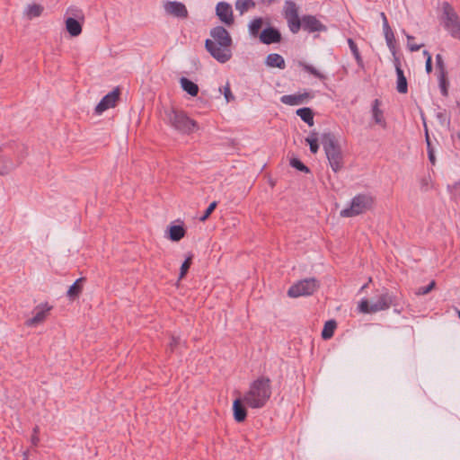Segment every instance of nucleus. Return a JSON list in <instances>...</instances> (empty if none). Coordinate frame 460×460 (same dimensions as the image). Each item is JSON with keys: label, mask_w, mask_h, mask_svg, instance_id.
Segmentation results:
<instances>
[{"label": "nucleus", "mask_w": 460, "mask_h": 460, "mask_svg": "<svg viewBox=\"0 0 460 460\" xmlns=\"http://www.w3.org/2000/svg\"><path fill=\"white\" fill-rule=\"evenodd\" d=\"M270 395V379L261 376L251 384L249 391L243 395V400L250 408L260 409L266 405Z\"/></svg>", "instance_id": "1"}, {"label": "nucleus", "mask_w": 460, "mask_h": 460, "mask_svg": "<svg viewBox=\"0 0 460 460\" xmlns=\"http://www.w3.org/2000/svg\"><path fill=\"white\" fill-rule=\"evenodd\" d=\"M210 36L213 40H206L205 47L212 58H231L232 38L226 29L217 26L210 31Z\"/></svg>", "instance_id": "2"}, {"label": "nucleus", "mask_w": 460, "mask_h": 460, "mask_svg": "<svg viewBox=\"0 0 460 460\" xmlns=\"http://www.w3.org/2000/svg\"><path fill=\"white\" fill-rule=\"evenodd\" d=\"M164 120L172 128L181 134L190 135L199 129L198 123L188 117L185 111L170 108L164 110Z\"/></svg>", "instance_id": "3"}, {"label": "nucleus", "mask_w": 460, "mask_h": 460, "mask_svg": "<svg viewBox=\"0 0 460 460\" xmlns=\"http://www.w3.org/2000/svg\"><path fill=\"white\" fill-rule=\"evenodd\" d=\"M398 305V297L387 288H383L377 300L371 304L368 299L363 298L358 305V311L363 314H374L379 311H385L392 305Z\"/></svg>", "instance_id": "4"}, {"label": "nucleus", "mask_w": 460, "mask_h": 460, "mask_svg": "<svg viewBox=\"0 0 460 460\" xmlns=\"http://www.w3.org/2000/svg\"><path fill=\"white\" fill-rule=\"evenodd\" d=\"M440 21L453 38L460 40V18L448 2L442 3Z\"/></svg>", "instance_id": "5"}, {"label": "nucleus", "mask_w": 460, "mask_h": 460, "mask_svg": "<svg viewBox=\"0 0 460 460\" xmlns=\"http://www.w3.org/2000/svg\"><path fill=\"white\" fill-rule=\"evenodd\" d=\"M373 205V198L368 194H358L350 202V206L340 212L342 217H353L364 213Z\"/></svg>", "instance_id": "6"}, {"label": "nucleus", "mask_w": 460, "mask_h": 460, "mask_svg": "<svg viewBox=\"0 0 460 460\" xmlns=\"http://www.w3.org/2000/svg\"><path fill=\"white\" fill-rule=\"evenodd\" d=\"M320 287L315 278H308L293 284L288 290L289 297H299L313 295Z\"/></svg>", "instance_id": "7"}, {"label": "nucleus", "mask_w": 460, "mask_h": 460, "mask_svg": "<svg viewBox=\"0 0 460 460\" xmlns=\"http://www.w3.org/2000/svg\"><path fill=\"white\" fill-rule=\"evenodd\" d=\"M283 15L288 22L290 31L294 34L297 33L302 27L303 17H299L296 4L291 0H287L284 4Z\"/></svg>", "instance_id": "8"}, {"label": "nucleus", "mask_w": 460, "mask_h": 460, "mask_svg": "<svg viewBox=\"0 0 460 460\" xmlns=\"http://www.w3.org/2000/svg\"><path fill=\"white\" fill-rule=\"evenodd\" d=\"M15 146H8L7 143L0 146V175L8 174L18 166L13 155H14Z\"/></svg>", "instance_id": "9"}, {"label": "nucleus", "mask_w": 460, "mask_h": 460, "mask_svg": "<svg viewBox=\"0 0 460 460\" xmlns=\"http://www.w3.org/2000/svg\"><path fill=\"white\" fill-rule=\"evenodd\" d=\"M120 95V90L117 87L102 98L95 107V113L100 115L110 108L115 107Z\"/></svg>", "instance_id": "10"}, {"label": "nucleus", "mask_w": 460, "mask_h": 460, "mask_svg": "<svg viewBox=\"0 0 460 460\" xmlns=\"http://www.w3.org/2000/svg\"><path fill=\"white\" fill-rule=\"evenodd\" d=\"M301 29L308 33L322 32L327 31V26L318 20L316 16L305 14L303 15V24Z\"/></svg>", "instance_id": "11"}, {"label": "nucleus", "mask_w": 460, "mask_h": 460, "mask_svg": "<svg viewBox=\"0 0 460 460\" xmlns=\"http://www.w3.org/2000/svg\"><path fill=\"white\" fill-rule=\"evenodd\" d=\"M216 14L226 26H231L234 22L232 6L226 2H219L217 4Z\"/></svg>", "instance_id": "12"}, {"label": "nucleus", "mask_w": 460, "mask_h": 460, "mask_svg": "<svg viewBox=\"0 0 460 460\" xmlns=\"http://www.w3.org/2000/svg\"><path fill=\"white\" fill-rule=\"evenodd\" d=\"M437 60L438 80L441 94L445 97L448 96L449 81L447 79V71L444 64V59Z\"/></svg>", "instance_id": "13"}, {"label": "nucleus", "mask_w": 460, "mask_h": 460, "mask_svg": "<svg viewBox=\"0 0 460 460\" xmlns=\"http://www.w3.org/2000/svg\"><path fill=\"white\" fill-rule=\"evenodd\" d=\"M281 38L279 29L268 23V26L261 31L259 40L261 43L270 45L280 42Z\"/></svg>", "instance_id": "14"}, {"label": "nucleus", "mask_w": 460, "mask_h": 460, "mask_svg": "<svg viewBox=\"0 0 460 460\" xmlns=\"http://www.w3.org/2000/svg\"><path fill=\"white\" fill-rule=\"evenodd\" d=\"M164 10L168 14L179 19L188 17V10L185 4L178 1H167L164 4Z\"/></svg>", "instance_id": "15"}, {"label": "nucleus", "mask_w": 460, "mask_h": 460, "mask_svg": "<svg viewBox=\"0 0 460 460\" xmlns=\"http://www.w3.org/2000/svg\"><path fill=\"white\" fill-rule=\"evenodd\" d=\"M50 309L51 306H49L48 304L36 306L33 311V317L27 319L25 325L28 327L37 326L46 319L47 314L49 311H50Z\"/></svg>", "instance_id": "16"}, {"label": "nucleus", "mask_w": 460, "mask_h": 460, "mask_svg": "<svg viewBox=\"0 0 460 460\" xmlns=\"http://www.w3.org/2000/svg\"><path fill=\"white\" fill-rule=\"evenodd\" d=\"M329 164L334 172H339L344 166V158L341 147L325 153Z\"/></svg>", "instance_id": "17"}, {"label": "nucleus", "mask_w": 460, "mask_h": 460, "mask_svg": "<svg viewBox=\"0 0 460 460\" xmlns=\"http://www.w3.org/2000/svg\"><path fill=\"white\" fill-rule=\"evenodd\" d=\"M394 65L397 77L396 90L400 93H406L408 92V83L404 71L402 68V59H394Z\"/></svg>", "instance_id": "18"}, {"label": "nucleus", "mask_w": 460, "mask_h": 460, "mask_svg": "<svg viewBox=\"0 0 460 460\" xmlns=\"http://www.w3.org/2000/svg\"><path fill=\"white\" fill-rule=\"evenodd\" d=\"M314 94L309 92H305L303 93H295V94H286L281 96L280 102L284 104L296 106L300 105L305 102L309 99H313Z\"/></svg>", "instance_id": "19"}, {"label": "nucleus", "mask_w": 460, "mask_h": 460, "mask_svg": "<svg viewBox=\"0 0 460 460\" xmlns=\"http://www.w3.org/2000/svg\"><path fill=\"white\" fill-rule=\"evenodd\" d=\"M320 141L324 153L341 148V145L335 134L331 131L323 132L320 137Z\"/></svg>", "instance_id": "20"}, {"label": "nucleus", "mask_w": 460, "mask_h": 460, "mask_svg": "<svg viewBox=\"0 0 460 460\" xmlns=\"http://www.w3.org/2000/svg\"><path fill=\"white\" fill-rule=\"evenodd\" d=\"M245 402L243 398H237L233 402V415L236 422L241 423L246 420L247 410L244 405Z\"/></svg>", "instance_id": "21"}, {"label": "nucleus", "mask_w": 460, "mask_h": 460, "mask_svg": "<svg viewBox=\"0 0 460 460\" xmlns=\"http://www.w3.org/2000/svg\"><path fill=\"white\" fill-rule=\"evenodd\" d=\"M186 234L184 225L171 224L166 230V237L172 242L181 241Z\"/></svg>", "instance_id": "22"}, {"label": "nucleus", "mask_w": 460, "mask_h": 460, "mask_svg": "<svg viewBox=\"0 0 460 460\" xmlns=\"http://www.w3.org/2000/svg\"><path fill=\"white\" fill-rule=\"evenodd\" d=\"M385 38L386 44L393 55L394 58H396L397 55V46L396 40L392 28L389 25V22H385V28H383Z\"/></svg>", "instance_id": "23"}, {"label": "nucleus", "mask_w": 460, "mask_h": 460, "mask_svg": "<svg viewBox=\"0 0 460 460\" xmlns=\"http://www.w3.org/2000/svg\"><path fill=\"white\" fill-rule=\"evenodd\" d=\"M7 145L8 146L13 145L15 146L14 155H13L15 161L18 163V165L21 164L22 160L28 155L27 146L24 144H22L21 142H17V141L8 142Z\"/></svg>", "instance_id": "24"}, {"label": "nucleus", "mask_w": 460, "mask_h": 460, "mask_svg": "<svg viewBox=\"0 0 460 460\" xmlns=\"http://www.w3.org/2000/svg\"><path fill=\"white\" fill-rule=\"evenodd\" d=\"M84 281V278H79L69 287L66 296L70 300H75L79 297L83 291V283Z\"/></svg>", "instance_id": "25"}, {"label": "nucleus", "mask_w": 460, "mask_h": 460, "mask_svg": "<svg viewBox=\"0 0 460 460\" xmlns=\"http://www.w3.org/2000/svg\"><path fill=\"white\" fill-rule=\"evenodd\" d=\"M381 101L379 99H375L372 102V116L375 122L383 127L385 126V121L384 119V112L380 109Z\"/></svg>", "instance_id": "26"}, {"label": "nucleus", "mask_w": 460, "mask_h": 460, "mask_svg": "<svg viewBox=\"0 0 460 460\" xmlns=\"http://www.w3.org/2000/svg\"><path fill=\"white\" fill-rule=\"evenodd\" d=\"M66 28L72 37H76L82 32V24L78 20L73 17H67L66 20Z\"/></svg>", "instance_id": "27"}, {"label": "nucleus", "mask_w": 460, "mask_h": 460, "mask_svg": "<svg viewBox=\"0 0 460 460\" xmlns=\"http://www.w3.org/2000/svg\"><path fill=\"white\" fill-rule=\"evenodd\" d=\"M181 87L184 92H186L190 96H197L199 93V86L197 84L188 79L187 77L182 76L180 79Z\"/></svg>", "instance_id": "28"}, {"label": "nucleus", "mask_w": 460, "mask_h": 460, "mask_svg": "<svg viewBox=\"0 0 460 460\" xmlns=\"http://www.w3.org/2000/svg\"><path fill=\"white\" fill-rule=\"evenodd\" d=\"M265 22L264 19L261 17L254 18L249 23V33L253 38H259L261 35V31L263 30L262 27L264 25Z\"/></svg>", "instance_id": "29"}, {"label": "nucleus", "mask_w": 460, "mask_h": 460, "mask_svg": "<svg viewBox=\"0 0 460 460\" xmlns=\"http://www.w3.org/2000/svg\"><path fill=\"white\" fill-rule=\"evenodd\" d=\"M296 115L300 117V119L308 124L309 126L314 125V111L311 108L308 107H303L296 111Z\"/></svg>", "instance_id": "30"}, {"label": "nucleus", "mask_w": 460, "mask_h": 460, "mask_svg": "<svg viewBox=\"0 0 460 460\" xmlns=\"http://www.w3.org/2000/svg\"><path fill=\"white\" fill-rule=\"evenodd\" d=\"M337 327V323L335 320H329L324 323L323 329L322 331V338L323 340H329L331 339L333 334L334 331Z\"/></svg>", "instance_id": "31"}, {"label": "nucleus", "mask_w": 460, "mask_h": 460, "mask_svg": "<svg viewBox=\"0 0 460 460\" xmlns=\"http://www.w3.org/2000/svg\"><path fill=\"white\" fill-rule=\"evenodd\" d=\"M44 8L41 4H29L25 10L26 16L31 20L36 17H40L43 12Z\"/></svg>", "instance_id": "32"}, {"label": "nucleus", "mask_w": 460, "mask_h": 460, "mask_svg": "<svg viewBox=\"0 0 460 460\" xmlns=\"http://www.w3.org/2000/svg\"><path fill=\"white\" fill-rule=\"evenodd\" d=\"M255 7L253 0H236L235 9L239 11L240 14H243L249 9Z\"/></svg>", "instance_id": "33"}, {"label": "nucleus", "mask_w": 460, "mask_h": 460, "mask_svg": "<svg viewBox=\"0 0 460 460\" xmlns=\"http://www.w3.org/2000/svg\"><path fill=\"white\" fill-rule=\"evenodd\" d=\"M192 260H193V254L190 252L186 256L184 261L182 262V264L181 266L180 273H179V279H182L185 278V276L187 275V273L190 268V265L192 264Z\"/></svg>", "instance_id": "34"}, {"label": "nucleus", "mask_w": 460, "mask_h": 460, "mask_svg": "<svg viewBox=\"0 0 460 460\" xmlns=\"http://www.w3.org/2000/svg\"><path fill=\"white\" fill-rule=\"evenodd\" d=\"M298 65L303 67V69L310 74H312L313 75H314L315 77H317L318 79L320 80H324L326 77L324 75H323L322 73H320L315 67H314L313 66L311 65H307L305 64V62L299 60L298 61Z\"/></svg>", "instance_id": "35"}, {"label": "nucleus", "mask_w": 460, "mask_h": 460, "mask_svg": "<svg viewBox=\"0 0 460 460\" xmlns=\"http://www.w3.org/2000/svg\"><path fill=\"white\" fill-rule=\"evenodd\" d=\"M289 164L299 172L305 173L310 172V169L297 157H292L289 161Z\"/></svg>", "instance_id": "36"}, {"label": "nucleus", "mask_w": 460, "mask_h": 460, "mask_svg": "<svg viewBox=\"0 0 460 460\" xmlns=\"http://www.w3.org/2000/svg\"><path fill=\"white\" fill-rule=\"evenodd\" d=\"M421 47H423V43H416V42H415V38H414V37L410 36V35H407V48H408L411 51H417V50H419Z\"/></svg>", "instance_id": "37"}, {"label": "nucleus", "mask_w": 460, "mask_h": 460, "mask_svg": "<svg viewBox=\"0 0 460 460\" xmlns=\"http://www.w3.org/2000/svg\"><path fill=\"white\" fill-rule=\"evenodd\" d=\"M217 206V201L211 202L208 205V207L206 208V210L204 211L203 215L199 217V221H201V222L206 221L210 217V215L213 213V211L216 209Z\"/></svg>", "instance_id": "38"}, {"label": "nucleus", "mask_w": 460, "mask_h": 460, "mask_svg": "<svg viewBox=\"0 0 460 460\" xmlns=\"http://www.w3.org/2000/svg\"><path fill=\"white\" fill-rule=\"evenodd\" d=\"M265 64L267 66L279 67L280 69H284L286 66L285 59H265Z\"/></svg>", "instance_id": "39"}, {"label": "nucleus", "mask_w": 460, "mask_h": 460, "mask_svg": "<svg viewBox=\"0 0 460 460\" xmlns=\"http://www.w3.org/2000/svg\"><path fill=\"white\" fill-rule=\"evenodd\" d=\"M436 287V282L434 280L430 281L427 286L420 287L416 291V295L418 296H424L429 294L432 289H434Z\"/></svg>", "instance_id": "40"}, {"label": "nucleus", "mask_w": 460, "mask_h": 460, "mask_svg": "<svg viewBox=\"0 0 460 460\" xmlns=\"http://www.w3.org/2000/svg\"><path fill=\"white\" fill-rule=\"evenodd\" d=\"M305 141L309 145V148L312 154H316L319 150V139H305Z\"/></svg>", "instance_id": "41"}, {"label": "nucleus", "mask_w": 460, "mask_h": 460, "mask_svg": "<svg viewBox=\"0 0 460 460\" xmlns=\"http://www.w3.org/2000/svg\"><path fill=\"white\" fill-rule=\"evenodd\" d=\"M348 44H349V49H350L353 57L354 58H361L358 48L356 42L352 39H348Z\"/></svg>", "instance_id": "42"}, {"label": "nucleus", "mask_w": 460, "mask_h": 460, "mask_svg": "<svg viewBox=\"0 0 460 460\" xmlns=\"http://www.w3.org/2000/svg\"><path fill=\"white\" fill-rule=\"evenodd\" d=\"M223 94L225 96L226 102H233L235 99L234 95L231 92L230 85L228 83L224 87Z\"/></svg>", "instance_id": "43"}, {"label": "nucleus", "mask_w": 460, "mask_h": 460, "mask_svg": "<svg viewBox=\"0 0 460 460\" xmlns=\"http://www.w3.org/2000/svg\"><path fill=\"white\" fill-rule=\"evenodd\" d=\"M199 59H192V66L190 69L188 70H183L182 73L187 75H190L191 74H193L194 72L198 71L199 68Z\"/></svg>", "instance_id": "44"}, {"label": "nucleus", "mask_w": 460, "mask_h": 460, "mask_svg": "<svg viewBox=\"0 0 460 460\" xmlns=\"http://www.w3.org/2000/svg\"><path fill=\"white\" fill-rule=\"evenodd\" d=\"M179 343H180V338L172 336L171 342L169 343L167 350L170 351L171 353H172L174 351L175 348L179 345Z\"/></svg>", "instance_id": "45"}, {"label": "nucleus", "mask_w": 460, "mask_h": 460, "mask_svg": "<svg viewBox=\"0 0 460 460\" xmlns=\"http://www.w3.org/2000/svg\"><path fill=\"white\" fill-rule=\"evenodd\" d=\"M433 59H426V71L428 74H429L431 71H432V68H433V63H432Z\"/></svg>", "instance_id": "46"}, {"label": "nucleus", "mask_w": 460, "mask_h": 460, "mask_svg": "<svg viewBox=\"0 0 460 460\" xmlns=\"http://www.w3.org/2000/svg\"><path fill=\"white\" fill-rule=\"evenodd\" d=\"M314 138L320 140L319 134L315 130L310 131L308 137H305V139H314Z\"/></svg>", "instance_id": "47"}, {"label": "nucleus", "mask_w": 460, "mask_h": 460, "mask_svg": "<svg viewBox=\"0 0 460 460\" xmlns=\"http://www.w3.org/2000/svg\"><path fill=\"white\" fill-rule=\"evenodd\" d=\"M429 160L432 165H435L436 164V157L434 151H429V154H428Z\"/></svg>", "instance_id": "48"}, {"label": "nucleus", "mask_w": 460, "mask_h": 460, "mask_svg": "<svg viewBox=\"0 0 460 460\" xmlns=\"http://www.w3.org/2000/svg\"><path fill=\"white\" fill-rule=\"evenodd\" d=\"M425 140H426L427 146H429V144H431V140H430L429 131H428V128L426 126H425Z\"/></svg>", "instance_id": "49"}, {"label": "nucleus", "mask_w": 460, "mask_h": 460, "mask_svg": "<svg viewBox=\"0 0 460 460\" xmlns=\"http://www.w3.org/2000/svg\"><path fill=\"white\" fill-rule=\"evenodd\" d=\"M380 16H381L382 22H383V28H385V22H388L387 17H386L385 13L383 12L380 13Z\"/></svg>", "instance_id": "50"}, {"label": "nucleus", "mask_w": 460, "mask_h": 460, "mask_svg": "<svg viewBox=\"0 0 460 460\" xmlns=\"http://www.w3.org/2000/svg\"><path fill=\"white\" fill-rule=\"evenodd\" d=\"M380 16H381L382 22H383V28H385V22H388L387 17H386L385 13L383 12L380 13Z\"/></svg>", "instance_id": "51"}, {"label": "nucleus", "mask_w": 460, "mask_h": 460, "mask_svg": "<svg viewBox=\"0 0 460 460\" xmlns=\"http://www.w3.org/2000/svg\"><path fill=\"white\" fill-rule=\"evenodd\" d=\"M266 58H282L279 54L278 53H270L269 54Z\"/></svg>", "instance_id": "52"}, {"label": "nucleus", "mask_w": 460, "mask_h": 460, "mask_svg": "<svg viewBox=\"0 0 460 460\" xmlns=\"http://www.w3.org/2000/svg\"><path fill=\"white\" fill-rule=\"evenodd\" d=\"M275 0H260L261 3L270 5Z\"/></svg>", "instance_id": "53"}, {"label": "nucleus", "mask_w": 460, "mask_h": 460, "mask_svg": "<svg viewBox=\"0 0 460 460\" xmlns=\"http://www.w3.org/2000/svg\"><path fill=\"white\" fill-rule=\"evenodd\" d=\"M31 441H32V443H33L34 445H36V444L38 443V441H39L38 437H37V436H32V438H31Z\"/></svg>", "instance_id": "54"}, {"label": "nucleus", "mask_w": 460, "mask_h": 460, "mask_svg": "<svg viewBox=\"0 0 460 460\" xmlns=\"http://www.w3.org/2000/svg\"><path fill=\"white\" fill-rule=\"evenodd\" d=\"M423 56H425L426 58H432L431 55L429 53L428 50H423Z\"/></svg>", "instance_id": "55"}, {"label": "nucleus", "mask_w": 460, "mask_h": 460, "mask_svg": "<svg viewBox=\"0 0 460 460\" xmlns=\"http://www.w3.org/2000/svg\"><path fill=\"white\" fill-rule=\"evenodd\" d=\"M428 154H429V151H434L432 145L429 144V146H427Z\"/></svg>", "instance_id": "56"}, {"label": "nucleus", "mask_w": 460, "mask_h": 460, "mask_svg": "<svg viewBox=\"0 0 460 460\" xmlns=\"http://www.w3.org/2000/svg\"><path fill=\"white\" fill-rule=\"evenodd\" d=\"M359 66H363L362 61L363 59L358 58L356 59Z\"/></svg>", "instance_id": "57"}, {"label": "nucleus", "mask_w": 460, "mask_h": 460, "mask_svg": "<svg viewBox=\"0 0 460 460\" xmlns=\"http://www.w3.org/2000/svg\"><path fill=\"white\" fill-rule=\"evenodd\" d=\"M220 63H226L228 59H217Z\"/></svg>", "instance_id": "58"}, {"label": "nucleus", "mask_w": 460, "mask_h": 460, "mask_svg": "<svg viewBox=\"0 0 460 460\" xmlns=\"http://www.w3.org/2000/svg\"><path fill=\"white\" fill-rule=\"evenodd\" d=\"M437 58H442L440 54H437L436 57Z\"/></svg>", "instance_id": "59"}, {"label": "nucleus", "mask_w": 460, "mask_h": 460, "mask_svg": "<svg viewBox=\"0 0 460 460\" xmlns=\"http://www.w3.org/2000/svg\"><path fill=\"white\" fill-rule=\"evenodd\" d=\"M457 313H458V317H459V319H460V310H459Z\"/></svg>", "instance_id": "60"}]
</instances>
